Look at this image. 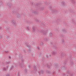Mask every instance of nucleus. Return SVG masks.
<instances>
[{"label": "nucleus", "mask_w": 76, "mask_h": 76, "mask_svg": "<svg viewBox=\"0 0 76 76\" xmlns=\"http://www.w3.org/2000/svg\"><path fill=\"white\" fill-rule=\"evenodd\" d=\"M12 24L13 25V26H16L17 25L16 22L14 20H13L12 21Z\"/></svg>", "instance_id": "1"}, {"label": "nucleus", "mask_w": 76, "mask_h": 76, "mask_svg": "<svg viewBox=\"0 0 76 76\" xmlns=\"http://www.w3.org/2000/svg\"><path fill=\"white\" fill-rule=\"evenodd\" d=\"M8 68V66H7V68L6 69L5 68H4V67L2 68V72H5L7 71V68Z\"/></svg>", "instance_id": "2"}, {"label": "nucleus", "mask_w": 76, "mask_h": 76, "mask_svg": "<svg viewBox=\"0 0 76 76\" xmlns=\"http://www.w3.org/2000/svg\"><path fill=\"white\" fill-rule=\"evenodd\" d=\"M34 67V70H33V72L34 73H35L37 72V68H36V66H33Z\"/></svg>", "instance_id": "3"}, {"label": "nucleus", "mask_w": 76, "mask_h": 76, "mask_svg": "<svg viewBox=\"0 0 76 76\" xmlns=\"http://www.w3.org/2000/svg\"><path fill=\"white\" fill-rule=\"evenodd\" d=\"M66 56V53H65L64 52H63L61 53V57H64V56Z\"/></svg>", "instance_id": "4"}, {"label": "nucleus", "mask_w": 76, "mask_h": 76, "mask_svg": "<svg viewBox=\"0 0 76 76\" xmlns=\"http://www.w3.org/2000/svg\"><path fill=\"white\" fill-rule=\"evenodd\" d=\"M20 67L22 68L25 67V65H24L23 64L21 63L20 65Z\"/></svg>", "instance_id": "5"}, {"label": "nucleus", "mask_w": 76, "mask_h": 76, "mask_svg": "<svg viewBox=\"0 0 76 76\" xmlns=\"http://www.w3.org/2000/svg\"><path fill=\"white\" fill-rule=\"evenodd\" d=\"M32 29H33L34 32H35V31H36V28L34 27H32Z\"/></svg>", "instance_id": "6"}, {"label": "nucleus", "mask_w": 76, "mask_h": 76, "mask_svg": "<svg viewBox=\"0 0 76 76\" xmlns=\"http://www.w3.org/2000/svg\"><path fill=\"white\" fill-rule=\"evenodd\" d=\"M7 5L8 6H9V7L10 8L11 7V6H12V4H10L9 3H7Z\"/></svg>", "instance_id": "7"}, {"label": "nucleus", "mask_w": 76, "mask_h": 76, "mask_svg": "<svg viewBox=\"0 0 76 76\" xmlns=\"http://www.w3.org/2000/svg\"><path fill=\"white\" fill-rule=\"evenodd\" d=\"M54 65L55 67H57V63L54 64Z\"/></svg>", "instance_id": "8"}, {"label": "nucleus", "mask_w": 76, "mask_h": 76, "mask_svg": "<svg viewBox=\"0 0 76 76\" xmlns=\"http://www.w3.org/2000/svg\"><path fill=\"white\" fill-rule=\"evenodd\" d=\"M61 4L62 5V6H64L66 3H65V2H63L61 3Z\"/></svg>", "instance_id": "9"}, {"label": "nucleus", "mask_w": 76, "mask_h": 76, "mask_svg": "<svg viewBox=\"0 0 76 76\" xmlns=\"http://www.w3.org/2000/svg\"><path fill=\"white\" fill-rule=\"evenodd\" d=\"M13 69H14V66H12L11 68V70H13Z\"/></svg>", "instance_id": "10"}, {"label": "nucleus", "mask_w": 76, "mask_h": 76, "mask_svg": "<svg viewBox=\"0 0 76 76\" xmlns=\"http://www.w3.org/2000/svg\"><path fill=\"white\" fill-rule=\"evenodd\" d=\"M27 47H28V48H31V46L30 45H27Z\"/></svg>", "instance_id": "11"}, {"label": "nucleus", "mask_w": 76, "mask_h": 76, "mask_svg": "<svg viewBox=\"0 0 76 76\" xmlns=\"http://www.w3.org/2000/svg\"><path fill=\"white\" fill-rule=\"evenodd\" d=\"M57 54V52H53L52 54H53V55H55Z\"/></svg>", "instance_id": "12"}, {"label": "nucleus", "mask_w": 76, "mask_h": 76, "mask_svg": "<svg viewBox=\"0 0 76 76\" xmlns=\"http://www.w3.org/2000/svg\"><path fill=\"white\" fill-rule=\"evenodd\" d=\"M20 15L19 14H18V15H17V17L19 18H20Z\"/></svg>", "instance_id": "13"}, {"label": "nucleus", "mask_w": 76, "mask_h": 76, "mask_svg": "<svg viewBox=\"0 0 76 76\" xmlns=\"http://www.w3.org/2000/svg\"><path fill=\"white\" fill-rule=\"evenodd\" d=\"M72 2V3H75V0H71Z\"/></svg>", "instance_id": "14"}, {"label": "nucleus", "mask_w": 76, "mask_h": 76, "mask_svg": "<svg viewBox=\"0 0 76 76\" xmlns=\"http://www.w3.org/2000/svg\"><path fill=\"white\" fill-rule=\"evenodd\" d=\"M3 4V2H2V1H1L0 2V6H1L2 5V4Z\"/></svg>", "instance_id": "15"}, {"label": "nucleus", "mask_w": 76, "mask_h": 76, "mask_svg": "<svg viewBox=\"0 0 76 76\" xmlns=\"http://www.w3.org/2000/svg\"><path fill=\"white\" fill-rule=\"evenodd\" d=\"M28 67L29 68V69H31V65H30L28 66Z\"/></svg>", "instance_id": "16"}, {"label": "nucleus", "mask_w": 76, "mask_h": 76, "mask_svg": "<svg viewBox=\"0 0 76 76\" xmlns=\"http://www.w3.org/2000/svg\"><path fill=\"white\" fill-rule=\"evenodd\" d=\"M10 76V74H7L6 75V76Z\"/></svg>", "instance_id": "17"}, {"label": "nucleus", "mask_w": 76, "mask_h": 76, "mask_svg": "<svg viewBox=\"0 0 76 76\" xmlns=\"http://www.w3.org/2000/svg\"><path fill=\"white\" fill-rule=\"evenodd\" d=\"M44 40L46 42H47V38H45Z\"/></svg>", "instance_id": "18"}, {"label": "nucleus", "mask_w": 76, "mask_h": 76, "mask_svg": "<svg viewBox=\"0 0 76 76\" xmlns=\"http://www.w3.org/2000/svg\"><path fill=\"white\" fill-rule=\"evenodd\" d=\"M28 52H29V53H31V50H28Z\"/></svg>", "instance_id": "19"}, {"label": "nucleus", "mask_w": 76, "mask_h": 76, "mask_svg": "<svg viewBox=\"0 0 76 76\" xmlns=\"http://www.w3.org/2000/svg\"><path fill=\"white\" fill-rule=\"evenodd\" d=\"M40 45H43V42L41 43Z\"/></svg>", "instance_id": "20"}, {"label": "nucleus", "mask_w": 76, "mask_h": 76, "mask_svg": "<svg viewBox=\"0 0 76 76\" xmlns=\"http://www.w3.org/2000/svg\"><path fill=\"white\" fill-rule=\"evenodd\" d=\"M62 42H64V39H63V40H62Z\"/></svg>", "instance_id": "21"}, {"label": "nucleus", "mask_w": 76, "mask_h": 76, "mask_svg": "<svg viewBox=\"0 0 76 76\" xmlns=\"http://www.w3.org/2000/svg\"><path fill=\"white\" fill-rule=\"evenodd\" d=\"M8 58H10V59H11V57L10 56H8Z\"/></svg>", "instance_id": "22"}, {"label": "nucleus", "mask_w": 76, "mask_h": 76, "mask_svg": "<svg viewBox=\"0 0 76 76\" xmlns=\"http://www.w3.org/2000/svg\"><path fill=\"white\" fill-rule=\"evenodd\" d=\"M37 49H38V50H40V48L38 47L37 48Z\"/></svg>", "instance_id": "23"}, {"label": "nucleus", "mask_w": 76, "mask_h": 76, "mask_svg": "<svg viewBox=\"0 0 76 76\" xmlns=\"http://www.w3.org/2000/svg\"><path fill=\"white\" fill-rule=\"evenodd\" d=\"M11 63V62L10 61L9 62H6V64H9V63Z\"/></svg>", "instance_id": "24"}, {"label": "nucleus", "mask_w": 76, "mask_h": 76, "mask_svg": "<svg viewBox=\"0 0 76 76\" xmlns=\"http://www.w3.org/2000/svg\"><path fill=\"white\" fill-rule=\"evenodd\" d=\"M50 36H51V37H52V36L53 35L52 34V33H50Z\"/></svg>", "instance_id": "25"}, {"label": "nucleus", "mask_w": 76, "mask_h": 76, "mask_svg": "<svg viewBox=\"0 0 76 76\" xmlns=\"http://www.w3.org/2000/svg\"><path fill=\"white\" fill-rule=\"evenodd\" d=\"M40 72L41 73H44V71H42V72L41 71Z\"/></svg>", "instance_id": "26"}, {"label": "nucleus", "mask_w": 76, "mask_h": 76, "mask_svg": "<svg viewBox=\"0 0 76 76\" xmlns=\"http://www.w3.org/2000/svg\"><path fill=\"white\" fill-rule=\"evenodd\" d=\"M0 38H2V36H0Z\"/></svg>", "instance_id": "27"}, {"label": "nucleus", "mask_w": 76, "mask_h": 76, "mask_svg": "<svg viewBox=\"0 0 76 76\" xmlns=\"http://www.w3.org/2000/svg\"><path fill=\"white\" fill-rule=\"evenodd\" d=\"M33 13H36V12L35 11H34Z\"/></svg>", "instance_id": "28"}, {"label": "nucleus", "mask_w": 76, "mask_h": 76, "mask_svg": "<svg viewBox=\"0 0 76 76\" xmlns=\"http://www.w3.org/2000/svg\"><path fill=\"white\" fill-rule=\"evenodd\" d=\"M46 57H47V58H48V55H47L46 56Z\"/></svg>", "instance_id": "29"}, {"label": "nucleus", "mask_w": 76, "mask_h": 76, "mask_svg": "<svg viewBox=\"0 0 76 76\" xmlns=\"http://www.w3.org/2000/svg\"><path fill=\"white\" fill-rule=\"evenodd\" d=\"M61 37H63V36H62H62H61Z\"/></svg>", "instance_id": "30"}, {"label": "nucleus", "mask_w": 76, "mask_h": 76, "mask_svg": "<svg viewBox=\"0 0 76 76\" xmlns=\"http://www.w3.org/2000/svg\"><path fill=\"white\" fill-rule=\"evenodd\" d=\"M37 21L38 22H39V21H38V20H37Z\"/></svg>", "instance_id": "31"}, {"label": "nucleus", "mask_w": 76, "mask_h": 76, "mask_svg": "<svg viewBox=\"0 0 76 76\" xmlns=\"http://www.w3.org/2000/svg\"><path fill=\"white\" fill-rule=\"evenodd\" d=\"M1 29V27H0V29Z\"/></svg>", "instance_id": "32"}, {"label": "nucleus", "mask_w": 76, "mask_h": 76, "mask_svg": "<svg viewBox=\"0 0 76 76\" xmlns=\"http://www.w3.org/2000/svg\"><path fill=\"white\" fill-rule=\"evenodd\" d=\"M31 4H33V3H31Z\"/></svg>", "instance_id": "33"}, {"label": "nucleus", "mask_w": 76, "mask_h": 76, "mask_svg": "<svg viewBox=\"0 0 76 76\" xmlns=\"http://www.w3.org/2000/svg\"><path fill=\"white\" fill-rule=\"evenodd\" d=\"M65 67V66H63V68H64Z\"/></svg>", "instance_id": "34"}, {"label": "nucleus", "mask_w": 76, "mask_h": 76, "mask_svg": "<svg viewBox=\"0 0 76 76\" xmlns=\"http://www.w3.org/2000/svg\"><path fill=\"white\" fill-rule=\"evenodd\" d=\"M27 29H28V30H29V29L28 28H27Z\"/></svg>", "instance_id": "35"}, {"label": "nucleus", "mask_w": 76, "mask_h": 76, "mask_svg": "<svg viewBox=\"0 0 76 76\" xmlns=\"http://www.w3.org/2000/svg\"><path fill=\"white\" fill-rule=\"evenodd\" d=\"M7 30H9V28H7Z\"/></svg>", "instance_id": "36"}, {"label": "nucleus", "mask_w": 76, "mask_h": 76, "mask_svg": "<svg viewBox=\"0 0 76 76\" xmlns=\"http://www.w3.org/2000/svg\"><path fill=\"white\" fill-rule=\"evenodd\" d=\"M22 61H23V60H22Z\"/></svg>", "instance_id": "37"}, {"label": "nucleus", "mask_w": 76, "mask_h": 76, "mask_svg": "<svg viewBox=\"0 0 76 76\" xmlns=\"http://www.w3.org/2000/svg\"><path fill=\"white\" fill-rule=\"evenodd\" d=\"M48 73H50V72H49Z\"/></svg>", "instance_id": "38"}, {"label": "nucleus", "mask_w": 76, "mask_h": 76, "mask_svg": "<svg viewBox=\"0 0 76 76\" xmlns=\"http://www.w3.org/2000/svg\"><path fill=\"white\" fill-rule=\"evenodd\" d=\"M48 67H50V66H48Z\"/></svg>", "instance_id": "39"}, {"label": "nucleus", "mask_w": 76, "mask_h": 76, "mask_svg": "<svg viewBox=\"0 0 76 76\" xmlns=\"http://www.w3.org/2000/svg\"><path fill=\"white\" fill-rule=\"evenodd\" d=\"M39 4H38V5H39Z\"/></svg>", "instance_id": "40"}, {"label": "nucleus", "mask_w": 76, "mask_h": 76, "mask_svg": "<svg viewBox=\"0 0 76 76\" xmlns=\"http://www.w3.org/2000/svg\"><path fill=\"white\" fill-rule=\"evenodd\" d=\"M5 52H6V53H7V51H5Z\"/></svg>", "instance_id": "41"}, {"label": "nucleus", "mask_w": 76, "mask_h": 76, "mask_svg": "<svg viewBox=\"0 0 76 76\" xmlns=\"http://www.w3.org/2000/svg\"><path fill=\"white\" fill-rule=\"evenodd\" d=\"M9 60H10V59H9Z\"/></svg>", "instance_id": "42"}]
</instances>
